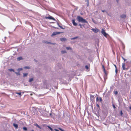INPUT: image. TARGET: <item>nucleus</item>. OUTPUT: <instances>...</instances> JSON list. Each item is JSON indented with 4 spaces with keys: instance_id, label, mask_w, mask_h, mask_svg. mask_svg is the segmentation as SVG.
<instances>
[{
    "instance_id": "obj_1",
    "label": "nucleus",
    "mask_w": 131,
    "mask_h": 131,
    "mask_svg": "<svg viewBox=\"0 0 131 131\" xmlns=\"http://www.w3.org/2000/svg\"><path fill=\"white\" fill-rule=\"evenodd\" d=\"M77 19L79 22L83 23L88 24V22L82 17H77Z\"/></svg>"
},
{
    "instance_id": "obj_2",
    "label": "nucleus",
    "mask_w": 131,
    "mask_h": 131,
    "mask_svg": "<svg viewBox=\"0 0 131 131\" xmlns=\"http://www.w3.org/2000/svg\"><path fill=\"white\" fill-rule=\"evenodd\" d=\"M101 32L103 34V35L105 37H106L108 35V34L105 32V30L103 29H102Z\"/></svg>"
},
{
    "instance_id": "obj_3",
    "label": "nucleus",
    "mask_w": 131,
    "mask_h": 131,
    "mask_svg": "<svg viewBox=\"0 0 131 131\" xmlns=\"http://www.w3.org/2000/svg\"><path fill=\"white\" fill-rule=\"evenodd\" d=\"M62 33V32H54L51 35V36L52 37L53 36L56 35L58 34H61Z\"/></svg>"
},
{
    "instance_id": "obj_4",
    "label": "nucleus",
    "mask_w": 131,
    "mask_h": 131,
    "mask_svg": "<svg viewBox=\"0 0 131 131\" xmlns=\"http://www.w3.org/2000/svg\"><path fill=\"white\" fill-rule=\"evenodd\" d=\"M92 30L95 33H97L99 31V30L96 28L95 29L92 28Z\"/></svg>"
},
{
    "instance_id": "obj_5",
    "label": "nucleus",
    "mask_w": 131,
    "mask_h": 131,
    "mask_svg": "<svg viewBox=\"0 0 131 131\" xmlns=\"http://www.w3.org/2000/svg\"><path fill=\"white\" fill-rule=\"evenodd\" d=\"M60 40L62 42L64 41L67 40V39L65 38H60Z\"/></svg>"
},
{
    "instance_id": "obj_6",
    "label": "nucleus",
    "mask_w": 131,
    "mask_h": 131,
    "mask_svg": "<svg viewBox=\"0 0 131 131\" xmlns=\"http://www.w3.org/2000/svg\"><path fill=\"white\" fill-rule=\"evenodd\" d=\"M46 19H53L54 20H56L55 19L52 17H45Z\"/></svg>"
},
{
    "instance_id": "obj_7",
    "label": "nucleus",
    "mask_w": 131,
    "mask_h": 131,
    "mask_svg": "<svg viewBox=\"0 0 131 131\" xmlns=\"http://www.w3.org/2000/svg\"><path fill=\"white\" fill-rule=\"evenodd\" d=\"M72 23L73 25L74 26H76L78 24L75 22V20L74 19H73L72 20Z\"/></svg>"
},
{
    "instance_id": "obj_8",
    "label": "nucleus",
    "mask_w": 131,
    "mask_h": 131,
    "mask_svg": "<svg viewBox=\"0 0 131 131\" xmlns=\"http://www.w3.org/2000/svg\"><path fill=\"white\" fill-rule=\"evenodd\" d=\"M125 63H123L122 64V68L123 70L127 69L125 68Z\"/></svg>"
},
{
    "instance_id": "obj_9",
    "label": "nucleus",
    "mask_w": 131,
    "mask_h": 131,
    "mask_svg": "<svg viewBox=\"0 0 131 131\" xmlns=\"http://www.w3.org/2000/svg\"><path fill=\"white\" fill-rule=\"evenodd\" d=\"M13 126L16 128L17 129L18 128V125L14 123L13 124Z\"/></svg>"
},
{
    "instance_id": "obj_10",
    "label": "nucleus",
    "mask_w": 131,
    "mask_h": 131,
    "mask_svg": "<svg viewBox=\"0 0 131 131\" xmlns=\"http://www.w3.org/2000/svg\"><path fill=\"white\" fill-rule=\"evenodd\" d=\"M23 58L21 57H20L17 58V60L18 61H19L23 59Z\"/></svg>"
},
{
    "instance_id": "obj_11",
    "label": "nucleus",
    "mask_w": 131,
    "mask_h": 131,
    "mask_svg": "<svg viewBox=\"0 0 131 131\" xmlns=\"http://www.w3.org/2000/svg\"><path fill=\"white\" fill-rule=\"evenodd\" d=\"M24 68L25 69H30V67L28 66H25L24 67Z\"/></svg>"
},
{
    "instance_id": "obj_12",
    "label": "nucleus",
    "mask_w": 131,
    "mask_h": 131,
    "mask_svg": "<svg viewBox=\"0 0 131 131\" xmlns=\"http://www.w3.org/2000/svg\"><path fill=\"white\" fill-rule=\"evenodd\" d=\"M34 80V79L33 78H31L29 79V80L28 81L29 82H31L32 81H33Z\"/></svg>"
},
{
    "instance_id": "obj_13",
    "label": "nucleus",
    "mask_w": 131,
    "mask_h": 131,
    "mask_svg": "<svg viewBox=\"0 0 131 131\" xmlns=\"http://www.w3.org/2000/svg\"><path fill=\"white\" fill-rule=\"evenodd\" d=\"M28 74V73H24L23 74V77H24L27 76Z\"/></svg>"
},
{
    "instance_id": "obj_14",
    "label": "nucleus",
    "mask_w": 131,
    "mask_h": 131,
    "mask_svg": "<svg viewBox=\"0 0 131 131\" xmlns=\"http://www.w3.org/2000/svg\"><path fill=\"white\" fill-rule=\"evenodd\" d=\"M35 126H36L38 127V128H40V129H41V128L39 126V125L37 124H35Z\"/></svg>"
},
{
    "instance_id": "obj_15",
    "label": "nucleus",
    "mask_w": 131,
    "mask_h": 131,
    "mask_svg": "<svg viewBox=\"0 0 131 131\" xmlns=\"http://www.w3.org/2000/svg\"><path fill=\"white\" fill-rule=\"evenodd\" d=\"M23 130L25 131H26L27 130V129L26 127H24L23 128Z\"/></svg>"
},
{
    "instance_id": "obj_16",
    "label": "nucleus",
    "mask_w": 131,
    "mask_h": 131,
    "mask_svg": "<svg viewBox=\"0 0 131 131\" xmlns=\"http://www.w3.org/2000/svg\"><path fill=\"white\" fill-rule=\"evenodd\" d=\"M92 21L95 24H96L97 23V22L95 21L94 19H93V18H92Z\"/></svg>"
},
{
    "instance_id": "obj_17",
    "label": "nucleus",
    "mask_w": 131,
    "mask_h": 131,
    "mask_svg": "<svg viewBox=\"0 0 131 131\" xmlns=\"http://www.w3.org/2000/svg\"><path fill=\"white\" fill-rule=\"evenodd\" d=\"M78 38V37L77 36V37H73V38H71V40H74V39H77Z\"/></svg>"
},
{
    "instance_id": "obj_18",
    "label": "nucleus",
    "mask_w": 131,
    "mask_h": 131,
    "mask_svg": "<svg viewBox=\"0 0 131 131\" xmlns=\"http://www.w3.org/2000/svg\"><path fill=\"white\" fill-rule=\"evenodd\" d=\"M61 53L62 54H64L67 53L66 51L65 50H62L61 51Z\"/></svg>"
},
{
    "instance_id": "obj_19",
    "label": "nucleus",
    "mask_w": 131,
    "mask_h": 131,
    "mask_svg": "<svg viewBox=\"0 0 131 131\" xmlns=\"http://www.w3.org/2000/svg\"><path fill=\"white\" fill-rule=\"evenodd\" d=\"M66 48L67 49V50H71L72 49L71 48L69 47H66Z\"/></svg>"
},
{
    "instance_id": "obj_20",
    "label": "nucleus",
    "mask_w": 131,
    "mask_h": 131,
    "mask_svg": "<svg viewBox=\"0 0 131 131\" xmlns=\"http://www.w3.org/2000/svg\"><path fill=\"white\" fill-rule=\"evenodd\" d=\"M103 71H104V74H105V75L106 76L107 75V74L105 70H104Z\"/></svg>"
},
{
    "instance_id": "obj_21",
    "label": "nucleus",
    "mask_w": 131,
    "mask_h": 131,
    "mask_svg": "<svg viewBox=\"0 0 131 131\" xmlns=\"http://www.w3.org/2000/svg\"><path fill=\"white\" fill-rule=\"evenodd\" d=\"M15 93L18 94L19 95H20V96H21V92H16Z\"/></svg>"
},
{
    "instance_id": "obj_22",
    "label": "nucleus",
    "mask_w": 131,
    "mask_h": 131,
    "mask_svg": "<svg viewBox=\"0 0 131 131\" xmlns=\"http://www.w3.org/2000/svg\"><path fill=\"white\" fill-rule=\"evenodd\" d=\"M10 71H13V72H14V70L13 69H10L8 70Z\"/></svg>"
},
{
    "instance_id": "obj_23",
    "label": "nucleus",
    "mask_w": 131,
    "mask_h": 131,
    "mask_svg": "<svg viewBox=\"0 0 131 131\" xmlns=\"http://www.w3.org/2000/svg\"><path fill=\"white\" fill-rule=\"evenodd\" d=\"M48 127L51 131H53V129L51 127H50L49 126H48Z\"/></svg>"
},
{
    "instance_id": "obj_24",
    "label": "nucleus",
    "mask_w": 131,
    "mask_h": 131,
    "mask_svg": "<svg viewBox=\"0 0 131 131\" xmlns=\"http://www.w3.org/2000/svg\"><path fill=\"white\" fill-rule=\"evenodd\" d=\"M126 17H121V19L122 20H123L125 19Z\"/></svg>"
},
{
    "instance_id": "obj_25",
    "label": "nucleus",
    "mask_w": 131,
    "mask_h": 131,
    "mask_svg": "<svg viewBox=\"0 0 131 131\" xmlns=\"http://www.w3.org/2000/svg\"><path fill=\"white\" fill-rule=\"evenodd\" d=\"M15 73L17 74V75H20V73L19 72H15Z\"/></svg>"
},
{
    "instance_id": "obj_26",
    "label": "nucleus",
    "mask_w": 131,
    "mask_h": 131,
    "mask_svg": "<svg viewBox=\"0 0 131 131\" xmlns=\"http://www.w3.org/2000/svg\"><path fill=\"white\" fill-rule=\"evenodd\" d=\"M79 26H80V27L81 28H82V26H84V25H81V24H80L79 25Z\"/></svg>"
},
{
    "instance_id": "obj_27",
    "label": "nucleus",
    "mask_w": 131,
    "mask_h": 131,
    "mask_svg": "<svg viewBox=\"0 0 131 131\" xmlns=\"http://www.w3.org/2000/svg\"><path fill=\"white\" fill-rule=\"evenodd\" d=\"M23 70V69L22 68H18L17 69V70L19 71L22 70Z\"/></svg>"
},
{
    "instance_id": "obj_28",
    "label": "nucleus",
    "mask_w": 131,
    "mask_h": 131,
    "mask_svg": "<svg viewBox=\"0 0 131 131\" xmlns=\"http://www.w3.org/2000/svg\"><path fill=\"white\" fill-rule=\"evenodd\" d=\"M90 95L91 99L92 98H94V96L93 95H92L91 94H90Z\"/></svg>"
},
{
    "instance_id": "obj_29",
    "label": "nucleus",
    "mask_w": 131,
    "mask_h": 131,
    "mask_svg": "<svg viewBox=\"0 0 131 131\" xmlns=\"http://www.w3.org/2000/svg\"><path fill=\"white\" fill-rule=\"evenodd\" d=\"M45 43L47 44H50L51 42H48L47 41H46L45 42Z\"/></svg>"
},
{
    "instance_id": "obj_30",
    "label": "nucleus",
    "mask_w": 131,
    "mask_h": 131,
    "mask_svg": "<svg viewBox=\"0 0 131 131\" xmlns=\"http://www.w3.org/2000/svg\"><path fill=\"white\" fill-rule=\"evenodd\" d=\"M85 68L87 69H89V67L87 65H86L85 66Z\"/></svg>"
},
{
    "instance_id": "obj_31",
    "label": "nucleus",
    "mask_w": 131,
    "mask_h": 131,
    "mask_svg": "<svg viewBox=\"0 0 131 131\" xmlns=\"http://www.w3.org/2000/svg\"><path fill=\"white\" fill-rule=\"evenodd\" d=\"M114 94L115 95H117L118 94V92L117 91H116L114 92Z\"/></svg>"
},
{
    "instance_id": "obj_32",
    "label": "nucleus",
    "mask_w": 131,
    "mask_h": 131,
    "mask_svg": "<svg viewBox=\"0 0 131 131\" xmlns=\"http://www.w3.org/2000/svg\"><path fill=\"white\" fill-rule=\"evenodd\" d=\"M120 115L121 116H122L123 114V112L122 111H121L120 113Z\"/></svg>"
},
{
    "instance_id": "obj_33",
    "label": "nucleus",
    "mask_w": 131,
    "mask_h": 131,
    "mask_svg": "<svg viewBox=\"0 0 131 131\" xmlns=\"http://www.w3.org/2000/svg\"><path fill=\"white\" fill-rule=\"evenodd\" d=\"M102 67L103 69V70H105V67H104V66L102 64Z\"/></svg>"
},
{
    "instance_id": "obj_34",
    "label": "nucleus",
    "mask_w": 131,
    "mask_h": 131,
    "mask_svg": "<svg viewBox=\"0 0 131 131\" xmlns=\"http://www.w3.org/2000/svg\"><path fill=\"white\" fill-rule=\"evenodd\" d=\"M86 2H87L88 3V5H89V0H85Z\"/></svg>"
},
{
    "instance_id": "obj_35",
    "label": "nucleus",
    "mask_w": 131,
    "mask_h": 131,
    "mask_svg": "<svg viewBox=\"0 0 131 131\" xmlns=\"http://www.w3.org/2000/svg\"><path fill=\"white\" fill-rule=\"evenodd\" d=\"M122 58L124 60V61L125 62L126 61V59H125L122 56Z\"/></svg>"
},
{
    "instance_id": "obj_36",
    "label": "nucleus",
    "mask_w": 131,
    "mask_h": 131,
    "mask_svg": "<svg viewBox=\"0 0 131 131\" xmlns=\"http://www.w3.org/2000/svg\"><path fill=\"white\" fill-rule=\"evenodd\" d=\"M99 100L100 102H101L102 101V99L101 97H99Z\"/></svg>"
},
{
    "instance_id": "obj_37",
    "label": "nucleus",
    "mask_w": 131,
    "mask_h": 131,
    "mask_svg": "<svg viewBox=\"0 0 131 131\" xmlns=\"http://www.w3.org/2000/svg\"><path fill=\"white\" fill-rule=\"evenodd\" d=\"M116 123L115 122V121H113L111 123L112 124H115Z\"/></svg>"
},
{
    "instance_id": "obj_38",
    "label": "nucleus",
    "mask_w": 131,
    "mask_h": 131,
    "mask_svg": "<svg viewBox=\"0 0 131 131\" xmlns=\"http://www.w3.org/2000/svg\"><path fill=\"white\" fill-rule=\"evenodd\" d=\"M59 27L61 29H65V28H63L61 26H59Z\"/></svg>"
},
{
    "instance_id": "obj_39",
    "label": "nucleus",
    "mask_w": 131,
    "mask_h": 131,
    "mask_svg": "<svg viewBox=\"0 0 131 131\" xmlns=\"http://www.w3.org/2000/svg\"><path fill=\"white\" fill-rule=\"evenodd\" d=\"M59 129L61 131H64V130L62 129H61V128H59Z\"/></svg>"
},
{
    "instance_id": "obj_40",
    "label": "nucleus",
    "mask_w": 131,
    "mask_h": 131,
    "mask_svg": "<svg viewBox=\"0 0 131 131\" xmlns=\"http://www.w3.org/2000/svg\"><path fill=\"white\" fill-rule=\"evenodd\" d=\"M112 106L114 108H116V107L115 106V105L114 104H113Z\"/></svg>"
},
{
    "instance_id": "obj_41",
    "label": "nucleus",
    "mask_w": 131,
    "mask_h": 131,
    "mask_svg": "<svg viewBox=\"0 0 131 131\" xmlns=\"http://www.w3.org/2000/svg\"><path fill=\"white\" fill-rule=\"evenodd\" d=\"M117 68H116L115 69V72H116V74H117Z\"/></svg>"
},
{
    "instance_id": "obj_42",
    "label": "nucleus",
    "mask_w": 131,
    "mask_h": 131,
    "mask_svg": "<svg viewBox=\"0 0 131 131\" xmlns=\"http://www.w3.org/2000/svg\"><path fill=\"white\" fill-rule=\"evenodd\" d=\"M99 99L98 97H97L96 98V101H99Z\"/></svg>"
},
{
    "instance_id": "obj_43",
    "label": "nucleus",
    "mask_w": 131,
    "mask_h": 131,
    "mask_svg": "<svg viewBox=\"0 0 131 131\" xmlns=\"http://www.w3.org/2000/svg\"><path fill=\"white\" fill-rule=\"evenodd\" d=\"M54 130H55L56 131H59V130L56 129H54Z\"/></svg>"
},
{
    "instance_id": "obj_44",
    "label": "nucleus",
    "mask_w": 131,
    "mask_h": 131,
    "mask_svg": "<svg viewBox=\"0 0 131 131\" xmlns=\"http://www.w3.org/2000/svg\"><path fill=\"white\" fill-rule=\"evenodd\" d=\"M96 106L98 107H100V106H99V105L98 104H96Z\"/></svg>"
},
{
    "instance_id": "obj_45",
    "label": "nucleus",
    "mask_w": 131,
    "mask_h": 131,
    "mask_svg": "<svg viewBox=\"0 0 131 131\" xmlns=\"http://www.w3.org/2000/svg\"><path fill=\"white\" fill-rule=\"evenodd\" d=\"M50 44H52V45H55V43H51H51H50Z\"/></svg>"
},
{
    "instance_id": "obj_46",
    "label": "nucleus",
    "mask_w": 131,
    "mask_h": 131,
    "mask_svg": "<svg viewBox=\"0 0 131 131\" xmlns=\"http://www.w3.org/2000/svg\"><path fill=\"white\" fill-rule=\"evenodd\" d=\"M114 65L115 67V69L117 68V67H116V65L115 64H114Z\"/></svg>"
},
{
    "instance_id": "obj_47",
    "label": "nucleus",
    "mask_w": 131,
    "mask_h": 131,
    "mask_svg": "<svg viewBox=\"0 0 131 131\" xmlns=\"http://www.w3.org/2000/svg\"><path fill=\"white\" fill-rule=\"evenodd\" d=\"M119 0H116V2H117V3H118V1Z\"/></svg>"
},
{
    "instance_id": "obj_48",
    "label": "nucleus",
    "mask_w": 131,
    "mask_h": 131,
    "mask_svg": "<svg viewBox=\"0 0 131 131\" xmlns=\"http://www.w3.org/2000/svg\"><path fill=\"white\" fill-rule=\"evenodd\" d=\"M118 126L119 127L120 126V124H118Z\"/></svg>"
},
{
    "instance_id": "obj_49",
    "label": "nucleus",
    "mask_w": 131,
    "mask_h": 131,
    "mask_svg": "<svg viewBox=\"0 0 131 131\" xmlns=\"http://www.w3.org/2000/svg\"><path fill=\"white\" fill-rule=\"evenodd\" d=\"M102 11L103 12H104L105 11V10H102Z\"/></svg>"
},
{
    "instance_id": "obj_50",
    "label": "nucleus",
    "mask_w": 131,
    "mask_h": 131,
    "mask_svg": "<svg viewBox=\"0 0 131 131\" xmlns=\"http://www.w3.org/2000/svg\"><path fill=\"white\" fill-rule=\"evenodd\" d=\"M129 108L130 110H131V106H130L129 107Z\"/></svg>"
},
{
    "instance_id": "obj_51",
    "label": "nucleus",
    "mask_w": 131,
    "mask_h": 131,
    "mask_svg": "<svg viewBox=\"0 0 131 131\" xmlns=\"http://www.w3.org/2000/svg\"><path fill=\"white\" fill-rule=\"evenodd\" d=\"M58 26H59H59H60L59 25V23H58Z\"/></svg>"
},
{
    "instance_id": "obj_52",
    "label": "nucleus",
    "mask_w": 131,
    "mask_h": 131,
    "mask_svg": "<svg viewBox=\"0 0 131 131\" xmlns=\"http://www.w3.org/2000/svg\"><path fill=\"white\" fill-rule=\"evenodd\" d=\"M124 16V17H125V16H126V15H124V16Z\"/></svg>"
},
{
    "instance_id": "obj_53",
    "label": "nucleus",
    "mask_w": 131,
    "mask_h": 131,
    "mask_svg": "<svg viewBox=\"0 0 131 131\" xmlns=\"http://www.w3.org/2000/svg\"><path fill=\"white\" fill-rule=\"evenodd\" d=\"M31 131H34V130H32Z\"/></svg>"
},
{
    "instance_id": "obj_54",
    "label": "nucleus",
    "mask_w": 131,
    "mask_h": 131,
    "mask_svg": "<svg viewBox=\"0 0 131 131\" xmlns=\"http://www.w3.org/2000/svg\"><path fill=\"white\" fill-rule=\"evenodd\" d=\"M122 42V45H123V42Z\"/></svg>"
},
{
    "instance_id": "obj_55",
    "label": "nucleus",
    "mask_w": 131,
    "mask_h": 131,
    "mask_svg": "<svg viewBox=\"0 0 131 131\" xmlns=\"http://www.w3.org/2000/svg\"><path fill=\"white\" fill-rule=\"evenodd\" d=\"M30 95H32V94H31Z\"/></svg>"
}]
</instances>
